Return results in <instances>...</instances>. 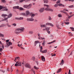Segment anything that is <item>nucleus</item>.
<instances>
[{"label":"nucleus","instance_id":"obj_1","mask_svg":"<svg viewBox=\"0 0 74 74\" xmlns=\"http://www.w3.org/2000/svg\"><path fill=\"white\" fill-rule=\"evenodd\" d=\"M8 17L6 18V16H7ZM12 14L10 13L8 16V15L5 14H2L1 15V16L3 17L4 19H3L1 21H0V22H2V21H6V22H8V18H11L12 17Z\"/></svg>","mask_w":74,"mask_h":74},{"label":"nucleus","instance_id":"obj_63","mask_svg":"<svg viewBox=\"0 0 74 74\" xmlns=\"http://www.w3.org/2000/svg\"><path fill=\"white\" fill-rule=\"evenodd\" d=\"M47 32L48 34H50L51 32L50 31H47Z\"/></svg>","mask_w":74,"mask_h":74},{"label":"nucleus","instance_id":"obj_15","mask_svg":"<svg viewBox=\"0 0 74 74\" xmlns=\"http://www.w3.org/2000/svg\"><path fill=\"white\" fill-rule=\"evenodd\" d=\"M47 50H45L44 51H41V52L42 53H47Z\"/></svg>","mask_w":74,"mask_h":74},{"label":"nucleus","instance_id":"obj_58","mask_svg":"<svg viewBox=\"0 0 74 74\" xmlns=\"http://www.w3.org/2000/svg\"><path fill=\"white\" fill-rule=\"evenodd\" d=\"M32 72H33L34 74H35V71H33V69L32 70Z\"/></svg>","mask_w":74,"mask_h":74},{"label":"nucleus","instance_id":"obj_47","mask_svg":"<svg viewBox=\"0 0 74 74\" xmlns=\"http://www.w3.org/2000/svg\"><path fill=\"white\" fill-rule=\"evenodd\" d=\"M34 68L35 69H36V70H38V68L36 67V66H34Z\"/></svg>","mask_w":74,"mask_h":74},{"label":"nucleus","instance_id":"obj_23","mask_svg":"<svg viewBox=\"0 0 74 74\" xmlns=\"http://www.w3.org/2000/svg\"><path fill=\"white\" fill-rule=\"evenodd\" d=\"M18 9L20 10H21V11H23V10H25V9L22 7L19 8Z\"/></svg>","mask_w":74,"mask_h":74},{"label":"nucleus","instance_id":"obj_32","mask_svg":"<svg viewBox=\"0 0 74 74\" xmlns=\"http://www.w3.org/2000/svg\"><path fill=\"white\" fill-rule=\"evenodd\" d=\"M70 29L72 30V31H74V28L73 27H70Z\"/></svg>","mask_w":74,"mask_h":74},{"label":"nucleus","instance_id":"obj_50","mask_svg":"<svg viewBox=\"0 0 74 74\" xmlns=\"http://www.w3.org/2000/svg\"><path fill=\"white\" fill-rule=\"evenodd\" d=\"M32 60L34 61V60H35V57H33L32 58Z\"/></svg>","mask_w":74,"mask_h":74},{"label":"nucleus","instance_id":"obj_27","mask_svg":"<svg viewBox=\"0 0 74 74\" xmlns=\"http://www.w3.org/2000/svg\"><path fill=\"white\" fill-rule=\"evenodd\" d=\"M58 16L59 18H62V15L61 14H59L58 15Z\"/></svg>","mask_w":74,"mask_h":74},{"label":"nucleus","instance_id":"obj_25","mask_svg":"<svg viewBox=\"0 0 74 74\" xmlns=\"http://www.w3.org/2000/svg\"><path fill=\"white\" fill-rule=\"evenodd\" d=\"M26 0H19V3H22L23 2V1H26Z\"/></svg>","mask_w":74,"mask_h":74},{"label":"nucleus","instance_id":"obj_13","mask_svg":"<svg viewBox=\"0 0 74 74\" xmlns=\"http://www.w3.org/2000/svg\"><path fill=\"white\" fill-rule=\"evenodd\" d=\"M21 15H23V16H26V14L25 13H20Z\"/></svg>","mask_w":74,"mask_h":74},{"label":"nucleus","instance_id":"obj_42","mask_svg":"<svg viewBox=\"0 0 74 74\" xmlns=\"http://www.w3.org/2000/svg\"><path fill=\"white\" fill-rule=\"evenodd\" d=\"M3 3H6V1H5V0H1Z\"/></svg>","mask_w":74,"mask_h":74},{"label":"nucleus","instance_id":"obj_56","mask_svg":"<svg viewBox=\"0 0 74 74\" xmlns=\"http://www.w3.org/2000/svg\"><path fill=\"white\" fill-rule=\"evenodd\" d=\"M68 19H70L71 18V17L70 16H69H69H68Z\"/></svg>","mask_w":74,"mask_h":74},{"label":"nucleus","instance_id":"obj_33","mask_svg":"<svg viewBox=\"0 0 74 74\" xmlns=\"http://www.w3.org/2000/svg\"><path fill=\"white\" fill-rule=\"evenodd\" d=\"M46 30H49L50 29V27H46Z\"/></svg>","mask_w":74,"mask_h":74},{"label":"nucleus","instance_id":"obj_9","mask_svg":"<svg viewBox=\"0 0 74 74\" xmlns=\"http://www.w3.org/2000/svg\"><path fill=\"white\" fill-rule=\"evenodd\" d=\"M27 21H34V19L33 18H27Z\"/></svg>","mask_w":74,"mask_h":74},{"label":"nucleus","instance_id":"obj_10","mask_svg":"<svg viewBox=\"0 0 74 74\" xmlns=\"http://www.w3.org/2000/svg\"><path fill=\"white\" fill-rule=\"evenodd\" d=\"M6 44L8 46H10V45H12V43L11 42H8L6 43Z\"/></svg>","mask_w":74,"mask_h":74},{"label":"nucleus","instance_id":"obj_35","mask_svg":"<svg viewBox=\"0 0 74 74\" xmlns=\"http://www.w3.org/2000/svg\"><path fill=\"white\" fill-rule=\"evenodd\" d=\"M0 37H4V35L1 33H0Z\"/></svg>","mask_w":74,"mask_h":74},{"label":"nucleus","instance_id":"obj_41","mask_svg":"<svg viewBox=\"0 0 74 74\" xmlns=\"http://www.w3.org/2000/svg\"><path fill=\"white\" fill-rule=\"evenodd\" d=\"M64 14H66V15L67 16H69V14H68L67 12H64Z\"/></svg>","mask_w":74,"mask_h":74},{"label":"nucleus","instance_id":"obj_21","mask_svg":"<svg viewBox=\"0 0 74 74\" xmlns=\"http://www.w3.org/2000/svg\"><path fill=\"white\" fill-rule=\"evenodd\" d=\"M16 59H17V60H19V57H16L15 58V60H14V62H16Z\"/></svg>","mask_w":74,"mask_h":74},{"label":"nucleus","instance_id":"obj_5","mask_svg":"<svg viewBox=\"0 0 74 74\" xmlns=\"http://www.w3.org/2000/svg\"><path fill=\"white\" fill-rule=\"evenodd\" d=\"M44 6L45 7H46V8L45 9V11H49V5L47 4H44Z\"/></svg>","mask_w":74,"mask_h":74},{"label":"nucleus","instance_id":"obj_31","mask_svg":"<svg viewBox=\"0 0 74 74\" xmlns=\"http://www.w3.org/2000/svg\"><path fill=\"white\" fill-rule=\"evenodd\" d=\"M61 71V69H59V70L57 72V73H59Z\"/></svg>","mask_w":74,"mask_h":74},{"label":"nucleus","instance_id":"obj_22","mask_svg":"<svg viewBox=\"0 0 74 74\" xmlns=\"http://www.w3.org/2000/svg\"><path fill=\"white\" fill-rule=\"evenodd\" d=\"M25 66L26 67H29V64H25Z\"/></svg>","mask_w":74,"mask_h":74},{"label":"nucleus","instance_id":"obj_55","mask_svg":"<svg viewBox=\"0 0 74 74\" xmlns=\"http://www.w3.org/2000/svg\"><path fill=\"white\" fill-rule=\"evenodd\" d=\"M34 22H38V20H37V19H35Z\"/></svg>","mask_w":74,"mask_h":74},{"label":"nucleus","instance_id":"obj_17","mask_svg":"<svg viewBox=\"0 0 74 74\" xmlns=\"http://www.w3.org/2000/svg\"><path fill=\"white\" fill-rule=\"evenodd\" d=\"M44 3L47 4L48 3V0H43Z\"/></svg>","mask_w":74,"mask_h":74},{"label":"nucleus","instance_id":"obj_3","mask_svg":"<svg viewBox=\"0 0 74 74\" xmlns=\"http://www.w3.org/2000/svg\"><path fill=\"white\" fill-rule=\"evenodd\" d=\"M46 25H49V26H52V27H53V25L52 23H46L45 24H42L40 25V27H46L47 26Z\"/></svg>","mask_w":74,"mask_h":74},{"label":"nucleus","instance_id":"obj_4","mask_svg":"<svg viewBox=\"0 0 74 74\" xmlns=\"http://www.w3.org/2000/svg\"><path fill=\"white\" fill-rule=\"evenodd\" d=\"M6 8H7V7L6 6L4 7V6L3 5H0V10H1L3 8V9H3L2 10H1V11H8V9Z\"/></svg>","mask_w":74,"mask_h":74},{"label":"nucleus","instance_id":"obj_12","mask_svg":"<svg viewBox=\"0 0 74 74\" xmlns=\"http://www.w3.org/2000/svg\"><path fill=\"white\" fill-rule=\"evenodd\" d=\"M19 6H14L13 7V9H19Z\"/></svg>","mask_w":74,"mask_h":74},{"label":"nucleus","instance_id":"obj_6","mask_svg":"<svg viewBox=\"0 0 74 74\" xmlns=\"http://www.w3.org/2000/svg\"><path fill=\"white\" fill-rule=\"evenodd\" d=\"M21 64H22V63H21L20 62L18 61L16 62V64H15V66L16 67H17L18 66H21Z\"/></svg>","mask_w":74,"mask_h":74},{"label":"nucleus","instance_id":"obj_53","mask_svg":"<svg viewBox=\"0 0 74 74\" xmlns=\"http://www.w3.org/2000/svg\"><path fill=\"white\" fill-rule=\"evenodd\" d=\"M60 12H62V13H64L65 12H64L63 10H61Z\"/></svg>","mask_w":74,"mask_h":74},{"label":"nucleus","instance_id":"obj_54","mask_svg":"<svg viewBox=\"0 0 74 74\" xmlns=\"http://www.w3.org/2000/svg\"><path fill=\"white\" fill-rule=\"evenodd\" d=\"M3 51V49L0 48V52H2Z\"/></svg>","mask_w":74,"mask_h":74},{"label":"nucleus","instance_id":"obj_24","mask_svg":"<svg viewBox=\"0 0 74 74\" xmlns=\"http://www.w3.org/2000/svg\"><path fill=\"white\" fill-rule=\"evenodd\" d=\"M55 41H56V40H54L53 41H52L51 42H49L48 44H52V43H53V42H55Z\"/></svg>","mask_w":74,"mask_h":74},{"label":"nucleus","instance_id":"obj_7","mask_svg":"<svg viewBox=\"0 0 74 74\" xmlns=\"http://www.w3.org/2000/svg\"><path fill=\"white\" fill-rule=\"evenodd\" d=\"M60 6V7L61 6H62V7H64V5H62V4L60 3V4H58L57 3L55 4L54 5V6L56 8L57 7H58V6Z\"/></svg>","mask_w":74,"mask_h":74},{"label":"nucleus","instance_id":"obj_57","mask_svg":"<svg viewBox=\"0 0 74 74\" xmlns=\"http://www.w3.org/2000/svg\"><path fill=\"white\" fill-rule=\"evenodd\" d=\"M19 18H18V17L15 18V19H16L17 20H19Z\"/></svg>","mask_w":74,"mask_h":74},{"label":"nucleus","instance_id":"obj_8","mask_svg":"<svg viewBox=\"0 0 74 74\" xmlns=\"http://www.w3.org/2000/svg\"><path fill=\"white\" fill-rule=\"evenodd\" d=\"M45 10V9L44 8H41L40 10H39V12L40 13H42L43 12L44 10Z\"/></svg>","mask_w":74,"mask_h":74},{"label":"nucleus","instance_id":"obj_19","mask_svg":"<svg viewBox=\"0 0 74 74\" xmlns=\"http://www.w3.org/2000/svg\"><path fill=\"white\" fill-rule=\"evenodd\" d=\"M31 7H32V4H30L28 5V9H30Z\"/></svg>","mask_w":74,"mask_h":74},{"label":"nucleus","instance_id":"obj_20","mask_svg":"<svg viewBox=\"0 0 74 74\" xmlns=\"http://www.w3.org/2000/svg\"><path fill=\"white\" fill-rule=\"evenodd\" d=\"M5 26V25L4 24H2L0 26V27H4Z\"/></svg>","mask_w":74,"mask_h":74},{"label":"nucleus","instance_id":"obj_45","mask_svg":"<svg viewBox=\"0 0 74 74\" xmlns=\"http://www.w3.org/2000/svg\"><path fill=\"white\" fill-rule=\"evenodd\" d=\"M12 26H14L15 27V26H16V23H13L12 25Z\"/></svg>","mask_w":74,"mask_h":74},{"label":"nucleus","instance_id":"obj_59","mask_svg":"<svg viewBox=\"0 0 74 74\" xmlns=\"http://www.w3.org/2000/svg\"><path fill=\"white\" fill-rule=\"evenodd\" d=\"M21 49H25V48H23V47H21Z\"/></svg>","mask_w":74,"mask_h":74},{"label":"nucleus","instance_id":"obj_36","mask_svg":"<svg viewBox=\"0 0 74 74\" xmlns=\"http://www.w3.org/2000/svg\"><path fill=\"white\" fill-rule=\"evenodd\" d=\"M69 8H73V7H74L73 5H71L69 6Z\"/></svg>","mask_w":74,"mask_h":74},{"label":"nucleus","instance_id":"obj_16","mask_svg":"<svg viewBox=\"0 0 74 74\" xmlns=\"http://www.w3.org/2000/svg\"><path fill=\"white\" fill-rule=\"evenodd\" d=\"M42 60L43 62H44L45 60V57L43 56H42L41 57Z\"/></svg>","mask_w":74,"mask_h":74},{"label":"nucleus","instance_id":"obj_52","mask_svg":"<svg viewBox=\"0 0 74 74\" xmlns=\"http://www.w3.org/2000/svg\"><path fill=\"white\" fill-rule=\"evenodd\" d=\"M9 41H10V40H7L5 41L6 43H7V42H9Z\"/></svg>","mask_w":74,"mask_h":74},{"label":"nucleus","instance_id":"obj_39","mask_svg":"<svg viewBox=\"0 0 74 74\" xmlns=\"http://www.w3.org/2000/svg\"><path fill=\"white\" fill-rule=\"evenodd\" d=\"M63 11H67V12H68V10L67 9H64L63 10Z\"/></svg>","mask_w":74,"mask_h":74},{"label":"nucleus","instance_id":"obj_44","mask_svg":"<svg viewBox=\"0 0 74 74\" xmlns=\"http://www.w3.org/2000/svg\"><path fill=\"white\" fill-rule=\"evenodd\" d=\"M40 52H41L42 51V47L41 46L40 47Z\"/></svg>","mask_w":74,"mask_h":74},{"label":"nucleus","instance_id":"obj_18","mask_svg":"<svg viewBox=\"0 0 74 74\" xmlns=\"http://www.w3.org/2000/svg\"><path fill=\"white\" fill-rule=\"evenodd\" d=\"M23 8H28V5H24L23 6Z\"/></svg>","mask_w":74,"mask_h":74},{"label":"nucleus","instance_id":"obj_37","mask_svg":"<svg viewBox=\"0 0 74 74\" xmlns=\"http://www.w3.org/2000/svg\"><path fill=\"white\" fill-rule=\"evenodd\" d=\"M6 25H7V26H8V27H10L11 26V25H10V24H9L8 23H7L6 24Z\"/></svg>","mask_w":74,"mask_h":74},{"label":"nucleus","instance_id":"obj_48","mask_svg":"<svg viewBox=\"0 0 74 74\" xmlns=\"http://www.w3.org/2000/svg\"><path fill=\"white\" fill-rule=\"evenodd\" d=\"M69 34H71L69 35V36H73V34H71V32H69Z\"/></svg>","mask_w":74,"mask_h":74},{"label":"nucleus","instance_id":"obj_60","mask_svg":"<svg viewBox=\"0 0 74 74\" xmlns=\"http://www.w3.org/2000/svg\"><path fill=\"white\" fill-rule=\"evenodd\" d=\"M33 33V31H30L29 32V33H31V34Z\"/></svg>","mask_w":74,"mask_h":74},{"label":"nucleus","instance_id":"obj_40","mask_svg":"<svg viewBox=\"0 0 74 74\" xmlns=\"http://www.w3.org/2000/svg\"><path fill=\"white\" fill-rule=\"evenodd\" d=\"M64 14H66V15L67 16H69V14H68L67 12H64Z\"/></svg>","mask_w":74,"mask_h":74},{"label":"nucleus","instance_id":"obj_61","mask_svg":"<svg viewBox=\"0 0 74 74\" xmlns=\"http://www.w3.org/2000/svg\"><path fill=\"white\" fill-rule=\"evenodd\" d=\"M66 22H69V19H67L66 20Z\"/></svg>","mask_w":74,"mask_h":74},{"label":"nucleus","instance_id":"obj_64","mask_svg":"<svg viewBox=\"0 0 74 74\" xmlns=\"http://www.w3.org/2000/svg\"><path fill=\"white\" fill-rule=\"evenodd\" d=\"M69 74H70V70H69V72L68 73Z\"/></svg>","mask_w":74,"mask_h":74},{"label":"nucleus","instance_id":"obj_62","mask_svg":"<svg viewBox=\"0 0 74 74\" xmlns=\"http://www.w3.org/2000/svg\"><path fill=\"white\" fill-rule=\"evenodd\" d=\"M38 37H40V34H38Z\"/></svg>","mask_w":74,"mask_h":74},{"label":"nucleus","instance_id":"obj_30","mask_svg":"<svg viewBox=\"0 0 74 74\" xmlns=\"http://www.w3.org/2000/svg\"><path fill=\"white\" fill-rule=\"evenodd\" d=\"M57 27L58 29H61L60 27H60L59 25H57Z\"/></svg>","mask_w":74,"mask_h":74},{"label":"nucleus","instance_id":"obj_14","mask_svg":"<svg viewBox=\"0 0 74 74\" xmlns=\"http://www.w3.org/2000/svg\"><path fill=\"white\" fill-rule=\"evenodd\" d=\"M31 18H33L35 16H36V14H32L31 15Z\"/></svg>","mask_w":74,"mask_h":74},{"label":"nucleus","instance_id":"obj_49","mask_svg":"<svg viewBox=\"0 0 74 74\" xmlns=\"http://www.w3.org/2000/svg\"><path fill=\"white\" fill-rule=\"evenodd\" d=\"M49 20H50V21H51V20H52V18H51V17L50 16H49Z\"/></svg>","mask_w":74,"mask_h":74},{"label":"nucleus","instance_id":"obj_28","mask_svg":"<svg viewBox=\"0 0 74 74\" xmlns=\"http://www.w3.org/2000/svg\"><path fill=\"white\" fill-rule=\"evenodd\" d=\"M34 42L36 44H38V43H40V42L38 40L36 41H35Z\"/></svg>","mask_w":74,"mask_h":74},{"label":"nucleus","instance_id":"obj_26","mask_svg":"<svg viewBox=\"0 0 74 74\" xmlns=\"http://www.w3.org/2000/svg\"><path fill=\"white\" fill-rule=\"evenodd\" d=\"M60 0H59L58 1L56 2V3L58 4H60Z\"/></svg>","mask_w":74,"mask_h":74},{"label":"nucleus","instance_id":"obj_51","mask_svg":"<svg viewBox=\"0 0 74 74\" xmlns=\"http://www.w3.org/2000/svg\"><path fill=\"white\" fill-rule=\"evenodd\" d=\"M42 30L43 31H46L47 30L46 27L45 28L43 29Z\"/></svg>","mask_w":74,"mask_h":74},{"label":"nucleus","instance_id":"obj_43","mask_svg":"<svg viewBox=\"0 0 74 74\" xmlns=\"http://www.w3.org/2000/svg\"><path fill=\"white\" fill-rule=\"evenodd\" d=\"M64 23L66 24V25H69L70 24V23L68 22H65Z\"/></svg>","mask_w":74,"mask_h":74},{"label":"nucleus","instance_id":"obj_46","mask_svg":"<svg viewBox=\"0 0 74 74\" xmlns=\"http://www.w3.org/2000/svg\"><path fill=\"white\" fill-rule=\"evenodd\" d=\"M38 39H39V40H42V38L41 36H39L38 37Z\"/></svg>","mask_w":74,"mask_h":74},{"label":"nucleus","instance_id":"obj_38","mask_svg":"<svg viewBox=\"0 0 74 74\" xmlns=\"http://www.w3.org/2000/svg\"><path fill=\"white\" fill-rule=\"evenodd\" d=\"M23 17H20L19 18V20H23Z\"/></svg>","mask_w":74,"mask_h":74},{"label":"nucleus","instance_id":"obj_11","mask_svg":"<svg viewBox=\"0 0 74 74\" xmlns=\"http://www.w3.org/2000/svg\"><path fill=\"white\" fill-rule=\"evenodd\" d=\"M25 13L27 16V15H29L30 14V12L29 10H26L25 11Z\"/></svg>","mask_w":74,"mask_h":74},{"label":"nucleus","instance_id":"obj_29","mask_svg":"<svg viewBox=\"0 0 74 74\" xmlns=\"http://www.w3.org/2000/svg\"><path fill=\"white\" fill-rule=\"evenodd\" d=\"M53 9H52L49 8V11H50L51 12H53Z\"/></svg>","mask_w":74,"mask_h":74},{"label":"nucleus","instance_id":"obj_2","mask_svg":"<svg viewBox=\"0 0 74 74\" xmlns=\"http://www.w3.org/2000/svg\"><path fill=\"white\" fill-rule=\"evenodd\" d=\"M24 30H25L24 27H21L17 28L15 30V33L17 34H19V33H22V32H25Z\"/></svg>","mask_w":74,"mask_h":74},{"label":"nucleus","instance_id":"obj_34","mask_svg":"<svg viewBox=\"0 0 74 74\" xmlns=\"http://www.w3.org/2000/svg\"><path fill=\"white\" fill-rule=\"evenodd\" d=\"M63 63H63V60H62L61 61V63L60 64H62V65H63Z\"/></svg>","mask_w":74,"mask_h":74}]
</instances>
